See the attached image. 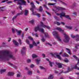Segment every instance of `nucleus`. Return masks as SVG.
<instances>
[{"label": "nucleus", "mask_w": 79, "mask_h": 79, "mask_svg": "<svg viewBox=\"0 0 79 79\" xmlns=\"http://www.w3.org/2000/svg\"><path fill=\"white\" fill-rule=\"evenodd\" d=\"M55 2H57L56 1H58V2H60L62 4H63V5H64L65 6H68V4L65 3L63 2L62 1H60V0H53Z\"/></svg>", "instance_id": "obj_11"}, {"label": "nucleus", "mask_w": 79, "mask_h": 79, "mask_svg": "<svg viewBox=\"0 0 79 79\" xmlns=\"http://www.w3.org/2000/svg\"><path fill=\"white\" fill-rule=\"evenodd\" d=\"M70 71V69H69V68H68V71H65L64 72H63L65 74H66V73H69Z\"/></svg>", "instance_id": "obj_35"}, {"label": "nucleus", "mask_w": 79, "mask_h": 79, "mask_svg": "<svg viewBox=\"0 0 79 79\" xmlns=\"http://www.w3.org/2000/svg\"><path fill=\"white\" fill-rule=\"evenodd\" d=\"M60 15H64V16H65V13L64 12H62L61 13H60Z\"/></svg>", "instance_id": "obj_42"}, {"label": "nucleus", "mask_w": 79, "mask_h": 79, "mask_svg": "<svg viewBox=\"0 0 79 79\" xmlns=\"http://www.w3.org/2000/svg\"><path fill=\"white\" fill-rule=\"evenodd\" d=\"M8 64H10V66H14V65H13V64H12L10 62H8Z\"/></svg>", "instance_id": "obj_47"}, {"label": "nucleus", "mask_w": 79, "mask_h": 79, "mask_svg": "<svg viewBox=\"0 0 79 79\" xmlns=\"http://www.w3.org/2000/svg\"><path fill=\"white\" fill-rule=\"evenodd\" d=\"M28 38L29 39H30V40H33V39L32 38L31 36H28Z\"/></svg>", "instance_id": "obj_43"}, {"label": "nucleus", "mask_w": 79, "mask_h": 79, "mask_svg": "<svg viewBox=\"0 0 79 79\" xmlns=\"http://www.w3.org/2000/svg\"><path fill=\"white\" fill-rule=\"evenodd\" d=\"M13 42L14 44H15V46H18V45H19V44H18V43L16 41H15V40H13Z\"/></svg>", "instance_id": "obj_15"}, {"label": "nucleus", "mask_w": 79, "mask_h": 79, "mask_svg": "<svg viewBox=\"0 0 79 79\" xmlns=\"http://www.w3.org/2000/svg\"><path fill=\"white\" fill-rule=\"evenodd\" d=\"M44 36L45 37H47V38H50V37L49 35L47 33H44Z\"/></svg>", "instance_id": "obj_18"}, {"label": "nucleus", "mask_w": 79, "mask_h": 79, "mask_svg": "<svg viewBox=\"0 0 79 79\" xmlns=\"http://www.w3.org/2000/svg\"><path fill=\"white\" fill-rule=\"evenodd\" d=\"M64 62H65V63H68L69 62V60L67 58H66L64 60Z\"/></svg>", "instance_id": "obj_37"}, {"label": "nucleus", "mask_w": 79, "mask_h": 79, "mask_svg": "<svg viewBox=\"0 0 79 79\" xmlns=\"http://www.w3.org/2000/svg\"><path fill=\"white\" fill-rule=\"evenodd\" d=\"M78 47H79V44H76L75 45V48L76 49H78Z\"/></svg>", "instance_id": "obj_36"}, {"label": "nucleus", "mask_w": 79, "mask_h": 79, "mask_svg": "<svg viewBox=\"0 0 79 79\" xmlns=\"http://www.w3.org/2000/svg\"><path fill=\"white\" fill-rule=\"evenodd\" d=\"M42 56H43V58H45V56L44 54H42Z\"/></svg>", "instance_id": "obj_62"}, {"label": "nucleus", "mask_w": 79, "mask_h": 79, "mask_svg": "<svg viewBox=\"0 0 79 79\" xmlns=\"http://www.w3.org/2000/svg\"><path fill=\"white\" fill-rule=\"evenodd\" d=\"M30 67L31 68H34V65L33 64H31L30 65Z\"/></svg>", "instance_id": "obj_49"}, {"label": "nucleus", "mask_w": 79, "mask_h": 79, "mask_svg": "<svg viewBox=\"0 0 79 79\" xmlns=\"http://www.w3.org/2000/svg\"><path fill=\"white\" fill-rule=\"evenodd\" d=\"M30 5H31L32 8H35V6L34 5V2H31L30 3Z\"/></svg>", "instance_id": "obj_21"}, {"label": "nucleus", "mask_w": 79, "mask_h": 79, "mask_svg": "<svg viewBox=\"0 0 79 79\" xmlns=\"http://www.w3.org/2000/svg\"><path fill=\"white\" fill-rule=\"evenodd\" d=\"M54 18H55L57 20V21H58V17H56V16H54Z\"/></svg>", "instance_id": "obj_51"}, {"label": "nucleus", "mask_w": 79, "mask_h": 79, "mask_svg": "<svg viewBox=\"0 0 79 79\" xmlns=\"http://www.w3.org/2000/svg\"><path fill=\"white\" fill-rule=\"evenodd\" d=\"M29 14V10L26 9L25 10H24V15L25 16H27V15Z\"/></svg>", "instance_id": "obj_13"}, {"label": "nucleus", "mask_w": 79, "mask_h": 79, "mask_svg": "<svg viewBox=\"0 0 79 79\" xmlns=\"http://www.w3.org/2000/svg\"><path fill=\"white\" fill-rule=\"evenodd\" d=\"M12 31L13 33H15V31H16V29H15L13 28L12 29Z\"/></svg>", "instance_id": "obj_53"}, {"label": "nucleus", "mask_w": 79, "mask_h": 79, "mask_svg": "<svg viewBox=\"0 0 79 79\" xmlns=\"http://www.w3.org/2000/svg\"><path fill=\"white\" fill-rule=\"evenodd\" d=\"M32 34L33 36H34V35H35V37H39V36H38V34H37V33H36L34 34V33H32Z\"/></svg>", "instance_id": "obj_28"}, {"label": "nucleus", "mask_w": 79, "mask_h": 79, "mask_svg": "<svg viewBox=\"0 0 79 79\" xmlns=\"http://www.w3.org/2000/svg\"><path fill=\"white\" fill-rule=\"evenodd\" d=\"M76 40L77 41H79V35H78V38L76 39Z\"/></svg>", "instance_id": "obj_59"}, {"label": "nucleus", "mask_w": 79, "mask_h": 79, "mask_svg": "<svg viewBox=\"0 0 79 79\" xmlns=\"http://www.w3.org/2000/svg\"><path fill=\"white\" fill-rule=\"evenodd\" d=\"M55 3H49L48 4V5H55Z\"/></svg>", "instance_id": "obj_46"}, {"label": "nucleus", "mask_w": 79, "mask_h": 79, "mask_svg": "<svg viewBox=\"0 0 79 79\" xmlns=\"http://www.w3.org/2000/svg\"><path fill=\"white\" fill-rule=\"evenodd\" d=\"M44 7L45 8H46V9H47V10H48V8L47 7V5H44Z\"/></svg>", "instance_id": "obj_48"}, {"label": "nucleus", "mask_w": 79, "mask_h": 79, "mask_svg": "<svg viewBox=\"0 0 79 79\" xmlns=\"http://www.w3.org/2000/svg\"><path fill=\"white\" fill-rule=\"evenodd\" d=\"M51 55L52 56H53L54 57H55V58H57L59 60H62L60 56L57 53H54V54L51 53Z\"/></svg>", "instance_id": "obj_8"}, {"label": "nucleus", "mask_w": 79, "mask_h": 79, "mask_svg": "<svg viewBox=\"0 0 79 79\" xmlns=\"http://www.w3.org/2000/svg\"><path fill=\"white\" fill-rule=\"evenodd\" d=\"M32 57L33 58H37V56L35 54H33L32 55Z\"/></svg>", "instance_id": "obj_32"}, {"label": "nucleus", "mask_w": 79, "mask_h": 79, "mask_svg": "<svg viewBox=\"0 0 79 79\" xmlns=\"http://www.w3.org/2000/svg\"><path fill=\"white\" fill-rule=\"evenodd\" d=\"M26 42L28 45H29L30 44L29 43V40H26Z\"/></svg>", "instance_id": "obj_50"}, {"label": "nucleus", "mask_w": 79, "mask_h": 79, "mask_svg": "<svg viewBox=\"0 0 79 79\" xmlns=\"http://www.w3.org/2000/svg\"><path fill=\"white\" fill-rule=\"evenodd\" d=\"M53 75H50L48 77V79H52L53 78Z\"/></svg>", "instance_id": "obj_26"}, {"label": "nucleus", "mask_w": 79, "mask_h": 79, "mask_svg": "<svg viewBox=\"0 0 79 79\" xmlns=\"http://www.w3.org/2000/svg\"><path fill=\"white\" fill-rule=\"evenodd\" d=\"M52 34H53L54 36H55L56 38H57V39L58 41L60 42H62L61 39L60 38V37L58 35V32L56 31H54L52 32Z\"/></svg>", "instance_id": "obj_5"}, {"label": "nucleus", "mask_w": 79, "mask_h": 79, "mask_svg": "<svg viewBox=\"0 0 79 79\" xmlns=\"http://www.w3.org/2000/svg\"><path fill=\"white\" fill-rule=\"evenodd\" d=\"M34 20H31L30 21V23L32 24H34Z\"/></svg>", "instance_id": "obj_45"}, {"label": "nucleus", "mask_w": 79, "mask_h": 79, "mask_svg": "<svg viewBox=\"0 0 79 79\" xmlns=\"http://www.w3.org/2000/svg\"><path fill=\"white\" fill-rule=\"evenodd\" d=\"M40 69H45V68H44V67L42 66H40Z\"/></svg>", "instance_id": "obj_54"}, {"label": "nucleus", "mask_w": 79, "mask_h": 79, "mask_svg": "<svg viewBox=\"0 0 79 79\" xmlns=\"http://www.w3.org/2000/svg\"><path fill=\"white\" fill-rule=\"evenodd\" d=\"M39 10V11H40V12L42 11H43V9H42V7L41 6H40Z\"/></svg>", "instance_id": "obj_31"}, {"label": "nucleus", "mask_w": 79, "mask_h": 79, "mask_svg": "<svg viewBox=\"0 0 79 79\" xmlns=\"http://www.w3.org/2000/svg\"><path fill=\"white\" fill-rule=\"evenodd\" d=\"M64 16L65 17V18H67L69 19H71L69 17V15H65Z\"/></svg>", "instance_id": "obj_38"}, {"label": "nucleus", "mask_w": 79, "mask_h": 79, "mask_svg": "<svg viewBox=\"0 0 79 79\" xmlns=\"http://www.w3.org/2000/svg\"><path fill=\"white\" fill-rule=\"evenodd\" d=\"M62 56L63 57H69V55H68L66 53H64V54L62 55Z\"/></svg>", "instance_id": "obj_19"}, {"label": "nucleus", "mask_w": 79, "mask_h": 79, "mask_svg": "<svg viewBox=\"0 0 79 79\" xmlns=\"http://www.w3.org/2000/svg\"><path fill=\"white\" fill-rule=\"evenodd\" d=\"M65 27L69 29H73V27L71 26H65Z\"/></svg>", "instance_id": "obj_27"}, {"label": "nucleus", "mask_w": 79, "mask_h": 79, "mask_svg": "<svg viewBox=\"0 0 79 79\" xmlns=\"http://www.w3.org/2000/svg\"><path fill=\"white\" fill-rule=\"evenodd\" d=\"M55 8L56 9L55 10L54 9H52V10L53 11H54L55 13H56V12H58L60 10H65V8H63V7H59V6H55Z\"/></svg>", "instance_id": "obj_7"}, {"label": "nucleus", "mask_w": 79, "mask_h": 79, "mask_svg": "<svg viewBox=\"0 0 79 79\" xmlns=\"http://www.w3.org/2000/svg\"><path fill=\"white\" fill-rule=\"evenodd\" d=\"M36 3H37V4H40V3H39V2L37 1H36Z\"/></svg>", "instance_id": "obj_64"}, {"label": "nucleus", "mask_w": 79, "mask_h": 79, "mask_svg": "<svg viewBox=\"0 0 79 79\" xmlns=\"http://www.w3.org/2000/svg\"><path fill=\"white\" fill-rule=\"evenodd\" d=\"M30 10L32 11V15H36L38 17H40V14H34V9H33V8H31Z\"/></svg>", "instance_id": "obj_9"}, {"label": "nucleus", "mask_w": 79, "mask_h": 79, "mask_svg": "<svg viewBox=\"0 0 79 79\" xmlns=\"http://www.w3.org/2000/svg\"><path fill=\"white\" fill-rule=\"evenodd\" d=\"M56 29L57 30H58V31H59V32H61V33L64 35V38L63 39V41L65 42V43L69 42V39H70L68 35L64 33V30H62L61 28L60 27H57Z\"/></svg>", "instance_id": "obj_3"}, {"label": "nucleus", "mask_w": 79, "mask_h": 79, "mask_svg": "<svg viewBox=\"0 0 79 79\" xmlns=\"http://www.w3.org/2000/svg\"><path fill=\"white\" fill-rule=\"evenodd\" d=\"M46 13H47V14L48 15H49V16H50V13L49 12H47V11H46Z\"/></svg>", "instance_id": "obj_58"}, {"label": "nucleus", "mask_w": 79, "mask_h": 79, "mask_svg": "<svg viewBox=\"0 0 79 79\" xmlns=\"http://www.w3.org/2000/svg\"><path fill=\"white\" fill-rule=\"evenodd\" d=\"M56 64L58 66V67L59 68H62V65H63L62 64L57 63H56Z\"/></svg>", "instance_id": "obj_14"}, {"label": "nucleus", "mask_w": 79, "mask_h": 79, "mask_svg": "<svg viewBox=\"0 0 79 79\" xmlns=\"http://www.w3.org/2000/svg\"><path fill=\"white\" fill-rule=\"evenodd\" d=\"M25 50H26V47H23L21 51V53L23 55L26 54V52H25Z\"/></svg>", "instance_id": "obj_12"}, {"label": "nucleus", "mask_w": 79, "mask_h": 79, "mask_svg": "<svg viewBox=\"0 0 79 79\" xmlns=\"http://www.w3.org/2000/svg\"><path fill=\"white\" fill-rule=\"evenodd\" d=\"M73 57H74V58H75L76 60H78V63L77 64H75L74 66V67L73 68V69H77V70H79V68L77 67V64H79V59H78V58L76 56H73Z\"/></svg>", "instance_id": "obj_6"}, {"label": "nucleus", "mask_w": 79, "mask_h": 79, "mask_svg": "<svg viewBox=\"0 0 79 79\" xmlns=\"http://www.w3.org/2000/svg\"><path fill=\"white\" fill-rule=\"evenodd\" d=\"M46 45H49L50 46H52V45L49 43H46Z\"/></svg>", "instance_id": "obj_56"}, {"label": "nucleus", "mask_w": 79, "mask_h": 79, "mask_svg": "<svg viewBox=\"0 0 79 79\" xmlns=\"http://www.w3.org/2000/svg\"><path fill=\"white\" fill-rule=\"evenodd\" d=\"M71 36L72 38H75V37H77V38H78V37L79 36V35H73V34H72L71 35Z\"/></svg>", "instance_id": "obj_16"}, {"label": "nucleus", "mask_w": 79, "mask_h": 79, "mask_svg": "<svg viewBox=\"0 0 79 79\" xmlns=\"http://www.w3.org/2000/svg\"><path fill=\"white\" fill-rule=\"evenodd\" d=\"M23 11H22L20 13H18L16 15L14 16V17L12 18L13 21H14V20L18 16L21 15H23Z\"/></svg>", "instance_id": "obj_10"}, {"label": "nucleus", "mask_w": 79, "mask_h": 79, "mask_svg": "<svg viewBox=\"0 0 79 79\" xmlns=\"http://www.w3.org/2000/svg\"><path fill=\"white\" fill-rule=\"evenodd\" d=\"M8 1V0H6L5 1H3L2 2H1V3H4V2H7Z\"/></svg>", "instance_id": "obj_57"}, {"label": "nucleus", "mask_w": 79, "mask_h": 79, "mask_svg": "<svg viewBox=\"0 0 79 79\" xmlns=\"http://www.w3.org/2000/svg\"><path fill=\"white\" fill-rule=\"evenodd\" d=\"M7 57L12 59L15 58L13 53L10 51L6 50L0 52V60H3L5 58Z\"/></svg>", "instance_id": "obj_1"}, {"label": "nucleus", "mask_w": 79, "mask_h": 79, "mask_svg": "<svg viewBox=\"0 0 79 79\" xmlns=\"http://www.w3.org/2000/svg\"><path fill=\"white\" fill-rule=\"evenodd\" d=\"M17 77H22V75H21V73H17Z\"/></svg>", "instance_id": "obj_33"}, {"label": "nucleus", "mask_w": 79, "mask_h": 79, "mask_svg": "<svg viewBox=\"0 0 79 79\" xmlns=\"http://www.w3.org/2000/svg\"><path fill=\"white\" fill-rule=\"evenodd\" d=\"M54 23L55 24H56L58 26H60V23H59V22H54Z\"/></svg>", "instance_id": "obj_34"}, {"label": "nucleus", "mask_w": 79, "mask_h": 79, "mask_svg": "<svg viewBox=\"0 0 79 79\" xmlns=\"http://www.w3.org/2000/svg\"><path fill=\"white\" fill-rule=\"evenodd\" d=\"M32 71H28L27 72V74L28 75H29V76H31V75H32Z\"/></svg>", "instance_id": "obj_29"}, {"label": "nucleus", "mask_w": 79, "mask_h": 79, "mask_svg": "<svg viewBox=\"0 0 79 79\" xmlns=\"http://www.w3.org/2000/svg\"><path fill=\"white\" fill-rule=\"evenodd\" d=\"M7 75L9 76H11L14 75V73L13 72H9L8 73Z\"/></svg>", "instance_id": "obj_20"}, {"label": "nucleus", "mask_w": 79, "mask_h": 79, "mask_svg": "<svg viewBox=\"0 0 79 79\" xmlns=\"http://www.w3.org/2000/svg\"><path fill=\"white\" fill-rule=\"evenodd\" d=\"M35 61L37 64H39V63H40V60L36 59L35 60Z\"/></svg>", "instance_id": "obj_25"}, {"label": "nucleus", "mask_w": 79, "mask_h": 79, "mask_svg": "<svg viewBox=\"0 0 79 79\" xmlns=\"http://www.w3.org/2000/svg\"><path fill=\"white\" fill-rule=\"evenodd\" d=\"M6 69H2L0 70V72L1 73V74H2L3 73H5V71H6Z\"/></svg>", "instance_id": "obj_23"}, {"label": "nucleus", "mask_w": 79, "mask_h": 79, "mask_svg": "<svg viewBox=\"0 0 79 79\" xmlns=\"http://www.w3.org/2000/svg\"><path fill=\"white\" fill-rule=\"evenodd\" d=\"M33 47V44H29L30 48H31V49L32 48V47Z\"/></svg>", "instance_id": "obj_40"}, {"label": "nucleus", "mask_w": 79, "mask_h": 79, "mask_svg": "<svg viewBox=\"0 0 79 79\" xmlns=\"http://www.w3.org/2000/svg\"><path fill=\"white\" fill-rule=\"evenodd\" d=\"M19 2L18 3L17 5H19V8L21 10H22V7L21 5H26V2L24 1L23 0H14V2Z\"/></svg>", "instance_id": "obj_4"}, {"label": "nucleus", "mask_w": 79, "mask_h": 79, "mask_svg": "<svg viewBox=\"0 0 79 79\" xmlns=\"http://www.w3.org/2000/svg\"><path fill=\"white\" fill-rule=\"evenodd\" d=\"M52 44L53 45H56V44H57V43H56V42H53L52 43Z\"/></svg>", "instance_id": "obj_60"}, {"label": "nucleus", "mask_w": 79, "mask_h": 79, "mask_svg": "<svg viewBox=\"0 0 79 79\" xmlns=\"http://www.w3.org/2000/svg\"><path fill=\"white\" fill-rule=\"evenodd\" d=\"M5 8V6L0 7V11H4L3 8Z\"/></svg>", "instance_id": "obj_24"}, {"label": "nucleus", "mask_w": 79, "mask_h": 79, "mask_svg": "<svg viewBox=\"0 0 79 79\" xmlns=\"http://www.w3.org/2000/svg\"><path fill=\"white\" fill-rule=\"evenodd\" d=\"M65 50L66 51H67L68 52V53L69 55H71V51H70V49L68 48H65Z\"/></svg>", "instance_id": "obj_22"}, {"label": "nucleus", "mask_w": 79, "mask_h": 79, "mask_svg": "<svg viewBox=\"0 0 79 79\" xmlns=\"http://www.w3.org/2000/svg\"><path fill=\"white\" fill-rule=\"evenodd\" d=\"M13 3V2L11 1H9L7 2V4H8L9 3Z\"/></svg>", "instance_id": "obj_52"}, {"label": "nucleus", "mask_w": 79, "mask_h": 79, "mask_svg": "<svg viewBox=\"0 0 79 79\" xmlns=\"http://www.w3.org/2000/svg\"><path fill=\"white\" fill-rule=\"evenodd\" d=\"M33 45H35V46H37V44L34 41H33Z\"/></svg>", "instance_id": "obj_41"}, {"label": "nucleus", "mask_w": 79, "mask_h": 79, "mask_svg": "<svg viewBox=\"0 0 79 79\" xmlns=\"http://www.w3.org/2000/svg\"><path fill=\"white\" fill-rule=\"evenodd\" d=\"M42 39H41V40L42 41V42H45V40L44 39L43 37H42Z\"/></svg>", "instance_id": "obj_55"}, {"label": "nucleus", "mask_w": 79, "mask_h": 79, "mask_svg": "<svg viewBox=\"0 0 79 79\" xmlns=\"http://www.w3.org/2000/svg\"><path fill=\"white\" fill-rule=\"evenodd\" d=\"M19 42L20 45H21L22 44V42H21V39H19L18 40Z\"/></svg>", "instance_id": "obj_39"}, {"label": "nucleus", "mask_w": 79, "mask_h": 79, "mask_svg": "<svg viewBox=\"0 0 79 79\" xmlns=\"http://www.w3.org/2000/svg\"><path fill=\"white\" fill-rule=\"evenodd\" d=\"M11 38H9V40H8V42H10V40H11Z\"/></svg>", "instance_id": "obj_63"}, {"label": "nucleus", "mask_w": 79, "mask_h": 79, "mask_svg": "<svg viewBox=\"0 0 79 79\" xmlns=\"http://www.w3.org/2000/svg\"><path fill=\"white\" fill-rule=\"evenodd\" d=\"M61 24H62V25H65V23H64L63 22H61Z\"/></svg>", "instance_id": "obj_61"}, {"label": "nucleus", "mask_w": 79, "mask_h": 79, "mask_svg": "<svg viewBox=\"0 0 79 79\" xmlns=\"http://www.w3.org/2000/svg\"><path fill=\"white\" fill-rule=\"evenodd\" d=\"M40 24V25L39 26L35 27V32H37V31H40V32L42 33H44V30L42 28H40V27H44V28H47V29H50V27L48 26L44 25L43 22H41Z\"/></svg>", "instance_id": "obj_2"}, {"label": "nucleus", "mask_w": 79, "mask_h": 79, "mask_svg": "<svg viewBox=\"0 0 79 79\" xmlns=\"http://www.w3.org/2000/svg\"><path fill=\"white\" fill-rule=\"evenodd\" d=\"M15 31L17 32V35H21V31H18V30L15 29Z\"/></svg>", "instance_id": "obj_17"}, {"label": "nucleus", "mask_w": 79, "mask_h": 79, "mask_svg": "<svg viewBox=\"0 0 79 79\" xmlns=\"http://www.w3.org/2000/svg\"><path fill=\"white\" fill-rule=\"evenodd\" d=\"M27 63H29L31 62V59H27Z\"/></svg>", "instance_id": "obj_44"}, {"label": "nucleus", "mask_w": 79, "mask_h": 79, "mask_svg": "<svg viewBox=\"0 0 79 79\" xmlns=\"http://www.w3.org/2000/svg\"><path fill=\"white\" fill-rule=\"evenodd\" d=\"M49 63L50 66H51V67H52V66H53V63L50 61H49Z\"/></svg>", "instance_id": "obj_30"}]
</instances>
